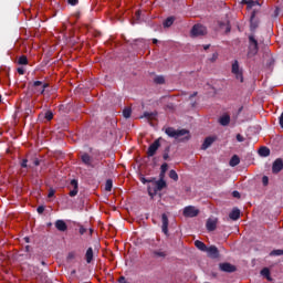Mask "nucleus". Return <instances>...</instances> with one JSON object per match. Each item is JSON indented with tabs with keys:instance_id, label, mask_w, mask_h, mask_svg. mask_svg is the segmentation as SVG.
<instances>
[{
	"instance_id": "nucleus-1",
	"label": "nucleus",
	"mask_w": 283,
	"mask_h": 283,
	"mask_svg": "<svg viewBox=\"0 0 283 283\" xmlns=\"http://www.w3.org/2000/svg\"><path fill=\"white\" fill-rule=\"evenodd\" d=\"M165 134H167L169 138H175V140H179L180 143H187V140H190L191 138L189 130L185 128L176 129L174 127H168L166 128Z\"/></svg>"
},
{
	"instance_id": "nucleus-2",
	"label": "nucleus",
	"mask_w": 283,
	"mask_h": 283,
	"mask_svg": "<svg viewBox=\"0 0 283 283\" xmlns=\"http://www.w3.org/2000/svg\"><path fill=\"white\" fill-rule=\"evenodd\" d=\"M153 186L147 187V191L151 200H154V197L157 196L158 191H163V189H166L167 181H165V178H160L159 180L151 182Z\"/></svg>"
},
{
	"instance_id": "nucleus-3",
	"label": "nucleus",
	"mask_w": 283,
	"mask_h": 283,
	"mask_svg": "<svg viewBox=\"0 0 283 283\" xmlns=\"http://www.w3.org/2000/svg\"><path fill=\"white\" fill-rule=\"evenodd\" d=\"M29 87L31 88L33 94H36L38 96H43L45 94V90L50 87V84L43 81H34L33 83H29Z\"/></svg>"
},
{
	"instance_id": "nucleus-4",
	"label": "nucleus",
	"mask_w": 283,
	"mask_h": 283,
	"mask_svg": "<svg viewBox=\"0 0 283 283\" xmlns=\"http://www.w3.org/2000/svg\"><path fill=\"white\" fill-rule=\"evenodd\" d=\"M249 52H248V56H255V54H258V40L255 39L254 35H249Z\"/></svg>"
},
{
	"instance_id": "nucleus-5",
	"label": "nucleus",
	"mask_w": 283,
	"mask_h": 283,
	"mask_svg": "<svg viewBox=\"0 0 283 283\" xmlns=\"http://www.w3.org/2000/svg\"><path fill=\"white\" fill-rule=\"evenodd\" d=\"M232 74H234L237 81L244 83V76L242 75V71H240V64L238 60L232 63Z\"/></svg>"
},
{
	"instance_id": "nucleus-6",
	"label": "nucleus",
	"mask_w": 283,
	"mask_h": 283,
	"mask_svg": "<svg viewBox=\"0 0 283 283\" xmlns=\"http://www.w3.org/2000/svg\"><path fill=\"white\" fill-rule=\"evenodd\" d=\"M191 36H205L207 34V28L202 24H195L190 32Z\"/></svg>"
},
{
	"instance_id": "nucleus-7",
	"label": "nucleus",
	"mask_w": 283,
	"mask_h": 283,
	"mask_svg": "<svg viewBox=\"0 0 283 283\" xmlns=\"http://www.w3.org/2000/svg\"><path fill=\"white\" fill-rule=\"evenodd\" d=\"M158 149H160V139H156L149 147L147 150V156L148 158H151L154 156H156V153L158 151Z\"/></svg>"
},
{
	"instance_id": "nucleus-8",
	"label": "nucleus",
	"mask_w": 283,
	"mask_h": 283,
	"mask_svg": "<svg viewBox=\"0 0 283 283\" xmlns=\"http://www.w3.org/2000/svg\"><path fill=\"white\" fill-rule=\"evenodd\" d=\"M200 213L199 209H196L193 206H188L184 209L185 218H196Z\"/></svg>"
},
{
	"instance_id": "nucleus-9",
	"label": "nucleus",
	"mask_w": 283,
	"mask_h": 283,
	"mask_svg": "<svg viewBox=\"0 0 283 283\" xmlns=\"http://www.w3.org/2000/svg\"><path fill=\"white\" fill-rule=\"evenodd\" d=\"M219 269L220 271H222L223 273H235V271L238 270L235 268V265L229 263V262H224V263H220L219 264Z\"/></svg>"
},
{
	"instance_id": "nucleus-10",
	"label": "nucleus",
	"mask_w": 283,
	"mask_h": 283,
	"mask_svg": "<svg viewBox=\"0 0 283 283\" xmlns=\"http://www.w3.org/2000/svg\"><path fill=\"white\" fill-rule=\"evenodd\" d=\"M161 231L165 235H169V218L167 213L161 214Z\"/></svg>"
},
{
	"instance_id": "nucleus-11",
	"label": "nucleus",
	"mask_w": 283,
	"mask_h": 283,
	"mask_svg": "<svg viewBox=\"0 0 283 283\" xmlns=\"http://www.w3.org/2000/svg\"><path fill=\"white\" fill-rule=\"evenodd\" d=\"M73 188V189H72ZM70 189H72L70 192H69V196L71 198H74L75 196H78V180L76 179H73L71 180L70 182Z\"/></svg>"
},
{
	"instance_id": "nucleus-12",
	"label": "nucleus",
	"mask_w": 283,
	"mask_h": 283,
	"mask_svg": "<svg viewBox=\"0 0 283 283\" xmlns=\"http://www.w3.org/2000/svg\"><path fill=\"white\" fill-rule=\"evenodd\" d=\"M260 25V20L255 19V11H253L251 13V18H250V30L251 32H255V30H258Z\"/></svg>"
},
{
	"instance_id": "nucleus-13",
	"label": "nucleus",
	"mask_w": 283,
	"mask_h": 283,
	"mask_svg": "<svg viewBox=\"0 0 283 283\" xmlns=\"http://www.w3.org/2000/svg\"><path fill=\"white\" fill-rule=\"evenodd\" d=\"M206 253H208V255L210 258H213L214 260L220 258V251L218 250V248L216 245H211V247L207 248Z\"/></svg>"
},
{
	"instance_id": "nucleus-14",
	"label": "nucleus",
	"mask_w": 283,
	"mask_h": 283,
	"mask_svg": "<svg viewBox=\"0 0 283 283\" xmlns=\"http://www.w3.org/2000/svg\"><path fill=\"white\" fill-rule=\"evenodd\" d=\"M283 169L282 158H277L272 165V174H280Z\"/></svg>"
},
{
	"instance_id": "nucleus-15",
	"label": "nucleus",
	"mask_w": 283,
	"mask_h": 283,
	"mask_svg": "<svg viewBox=\"0 0 283 283\" xmlns=\"http://www.w3.org/2000/svg\"><path fill=\"white\" fill-rule=\"evenodd\" d=\"M218 227V219H208L206 223V229L208 231H216Z\"/></svg>"
},
{
	"instance_id": "nucleus-16",
	"label": "nucleus",
	"mask_w": 283,
	"mask_h": 283,
	"mask_svg": "<svg viewBox=\"0 0 283 283\" xmlns=\"http://www.w3.org/2000/svg\"><path fill=\"white\" fill-rule=\"evenodd\" d=\"M81 160L86 167H94V165H92V156H90V154L84 153L81 156Z\"/></svg>"
},
{
	"instance_id": "nucleus-17",
	"label": "nucleus",
	"mask_w": 283,
	"mask_h": 283,
	"mask_svg": "<svg viewBox=\"0 0 283 283\" xmlns=\"http://www.w3.org/2000/svg\"><path fill=\"white\" fill-rule=\"evenodd\" d=\"M55 229H57V231L65 232V231H67V223H65L63 220L59 219L55 221Z\"/></svg>"
},
{
	"instance_id": "nucleus-18",
	"label": "nucleus",
	"mask_w": 283,
	"mask_h": 283,
	"mask_svg": "<svg viewBox=\"0 0 283 283\" xmlns=\"http://www.w3.org/2000/svg\"><path fill=\"white\" fill-rule=\"evenodd\" d=\"M213 143H216V137H207L201 146V149H209Z\"/></svg>"
},
{
	"instance_id": "nucleus-19",
	"label": "nucleus",
	"mask_w": 283,
	"mask_h": 283,
	"mask_svg": "<svg viewBox=\"0 0 283 283\" xmlns=\"http://www.w3.org/2000/svg\"><path fill=\"white\" fill-rule=\"evenodd\" d=\"M259 156H262L263 158L271 156V149H269V147H266V146H262L259 149Z\"/></svg>"
},
{
	"instance_id": "nucleus-20",
	"label": "nucleus",
	"mask_w": 283,
	"mask_h": 283,
	"mask_svg": "<svg viewBox=\"0 0 283 283\" xmlns=\"http://www.w3.org/2000/svg\"><path fill=\"white\" fill-rule=\"evenodd\" d=\"M87 264H92V260H94V249L88 248L85 253Z\"/></svg>"
},
{
	"instance_id": "nucleus-21",
	"label": "nucleus",
	"mask_w": 283,
	"mask_h": 283,
	"mask_svg": "<svg viewBox=\"0 0 283 283\" xmlns=\"http://www.w3.org/2000/svg\"><path fill=\"white\" fill-rule=\"evenodd\" d=\"M220 125H222V127H227V125H229L231 123V116L229 115H223L220 117L219 119Z\"/></svg>"
},
{
	"instance_id": "nucleus-22",
	"label": "nucleus",
	"mask_w": 283,
	"mask_h": 283,
	"mask_svg": "<svg viewBox=\"0 0 283 283\" xmlns=\"http://www.w3.org/2000/svg\"><path fill=\"white\" fill-rule=\"evenodd\" d=\"M230 220H240V209L234 208L230 213H229Z\"/></svg>"
},
{
	"instance_id": "nucleus-23",
	"label": "nucleus",
	"mask_w": 283,
	"mask_h": 283,
	"mask_svg": "<svg viewBox=\"0 0 283 283\" xmlns=\"http://www.w3.org/2000/svg\"><path fill=\"white\" fill-rule=\"evenodd\" d=\"M174 21H176V18L174 17L167 18L163 23L164 28H171L174 25Z\"/></svg>"
},
{
	"instance_id": "nucleus-24",
	"label": "nucleus",
	"mask_w": 283,
	"mask_h": 283,
	"mask_svg": "<svg viewBox=\"0 0 283 283\" xmlns=\"http://www.w3.org/2000/svg\"><path fill=\"white\" fill-rule=\"evenodd\" d=\"M240 163V157L238 155H233L230 159V167H238V164Z\"/></svg>"
},
{
	"instance_id": "nucleus-25",
	"label": "nucleus",
	"mask_w": 283,
	"mask_h": 283,
	"mask_svg": "<svg viewBox=\"0 0 283 283\" xmlns=\"http://www.w3.org/2000/svg\"><path fill=\"white\" fill-rule=\"evenodd\" d=\"M195 247H197L199 249V251H207V244H205V242L200 241V240H196L195 241Z\"/></svg>"
},
{
	"instance_id": "nucleus-26",
	"label": "nucleus",
	"mask_w": 283,
	"mask_h": 283,
	"mask_svg": "<svg viewBox=\"0 0 283 283\" xmlns=\"http://www.w3.org/2000/svg\"><path fill=\"white\" fill-rule=\"evenodd\" d=\"M168 169H169V165L167 163H164L160 167L159 178H165V174H167Z\"/></svg>"
},
{
	"instance_id": "nucleus-27",
	"label": "nucleus",
	"mask_w": 283,
	"mask_h": 283,
	"mask_svg": "<svg viewBox=\"0 0 283 283\" xmlns=\"http://www.w3.org/2000/svg\"><path fill=\"white\" fill-rule=\"evenodd\" d=\"M153 255L154 258H167V252L163 250H154Z\"/></svg>"
},
{
	"instance_id": "nucleus-28",
	"label": "nucleus",
	"mask_w": 283,
	"mask_h": 283,
	"mask_svg": "<svg viewBox=\"0 0 283 283\" xmlns=\"http://www.w3.org/2000/svg\"><path fill=\"white\" fill-rule=\"evenodd\" d=\"M261 275H263V277H266V280H269V282H271V270H269V268L262 269Z\"/></svg>"
},
{
	"instance_id": "nucleus-29",
	"label": "nucleus",
	"mask_w": 283,
	"mask_h": 283,
	"mask_svg": "<svg viewBox=\"0 0 283 283\" xmlns=\"http://www.w3.org/2000/svg\"><path fill=\"white\" fill-rule=\"evenodd\" d=\"M154 82L157 84V85H165V76L163 75H158L154 78Z\"/></svg>"
},
{
	"instance_id": "nucleus-30",
	"label": "nucleus",
	"mask_w": 283,
	"mask_h": 283,
	"mask_svg": "<svg viewBox=\"0 0 283 283\" xmlns=\"http://www.w3.org/2000/svg\"><path fill=\"white\" fill-rule=\"evenodd\" d=\"M18 65H28V56L27 55H21L18 59Z\"/></svg>"
},
{
	"instance_id": "nucleus-31",
	"label": "nucleus",
	"mask_w": 283,
	"mask_h": 283,
	"mask_svg": "<svg viewBox=\"0 0 283 283\" xmlns=\"http://www.w3.org/2000/svg\"><path fill=\"white\" fill-rule=\"evenodd\" d=\"M113 187H114V181L112 179H107L105 182V191H112Z\"/></svg>"
},
{
	"instance_id": "nucleus-32",
	"label": "nucleus",
	"mask_w": 283,
	"mask_h": 283,
	"mask_svg": "<svg viewBox=\"0 0 283 283\" xmlns=\"http://www.w3.org/2000/svg\"><path fill=\"white\" fill-rule=\"evenodd\" d=\"M123 116L124 118H132V108L129 107L124 108Z\"/></svg>"
},
{
	"instance_id": "nucleus-33",
	"label": "nucleus",
	"mask_w": 283,
	"mask_h": 283,
	"mask_svg": "<svg viewBox=\"0 0 283 283\" xmlns=\"http://www.w3.org/2000/svg\"><path fill=\"white\" fill-rule=\"evenodd\" d=\"M169 178L174 180L175 182H178V172L176 170H170L169 171Z\"/></svg>"
},
{
	"instance_id": "nucleus-34",
	"label": "nucleus",
	"mask_w": 283,
	"mask_h": 283,
	"mask_svg": "<svg viewBox=\"0 0 283 283\" xmlns=\"http://www.w3.org/2000/svg\"><path fill=\"white\" fill-rule=\"evenodd\" d=\"M242 3H245L248 8H253L254 6H258V2L254 0H243Z\"/></svg>"
},
{
	"instance_id": "nucleus-35",
	"label": "nucleus",
	"mask_w": 283,
	"mask_h": 283,
	"mask_svg": "<svg viewBox=\"0 0 283 283\" xmlns=\"http://www.w3.org/2000/svg\"><path fill=\"white\" fill-rule=\"evenodd\" d=\"M140 182L143 184V185H147V182H156V178H149V179H147V178H145V177H140Z\"/></svg>"
},
{
	"instance_id": "nucleus-36",
	"label": "nucleus",
	"mask_w": 283,
	"mask_h": 283,
	"mask_svg": "<svg viewBox=\"0 0 283 283\" xmlns=\"http://www.w3.org/2000/svg\"><path fill=\"white\" fill-rule=\"evenodd\" d=\"M20 167H22V169H30L32 166L28 165V159H22L20 161Z\"/></svg>"
},
{
	"instance_id": "nucleus-37",
	"label": "nucleus",
	"mask_w": 283,
	"mask_h": 283,
	"mask_svg": "<svg viewBox=\"0 0 283 283\" xmlns=\"http://www.w3.org/2000/svg\"><path fill=\"white\" fill-rule=\"evenodd\" d=\"M44 117L46 120H52V118H54V113H52V111H48Z\"/></svg>"
},
{
	"instance_id": "nucleus-38",
	"label": "nucleus",
	"mask_w": 283,
	"mask_h": 283,
	"mask_svg": "<svg viewBox=\"0 0 283 283\" xmlns=\"http://www.w3.org/2000/svg\"><path fill=\"white\" fill-rule=\"evenodd\" d=\"M156 116V114L154 113H144V118H148V120H151L154 117Z\"/></svg>"
},
{
	"instance_id": "nucleus-39",
	"label": "nucleus",
	"mask_w": 283,
	"mask_h": 283,
	"mask_svg": "<svg viewBox=\"0 0 283 283\" xmlns=\"http://www.w3.org/2000/svg\"><path fill=\"white\" fill-rule=\"evenodd\" d=\"M270 255H276V256L283 255V250H273V251L270 253Z\"/></svg>"
},
{
	"instance_id": "nucleus-40",
	"label": "nucleus",
	"mask_w": 283,
	"mask_h": 283,
	"mask_svg": "<svg viewBox=\"0 0 283 283\" xmlns=\"http://www.w3.org/2000/svg\"><path fill=\"white\" fill-rule=\"evenodd\" d=\"M87 233V228L80 226V235H85Z\"/></svg>"
},
{
	"instance_id": "nucleus-41",
	"label": "nucleus",
	"mask_w": 283,
	"mask_h": 283,
	"mask_svg": "<svg viewBox=\"0 0 283 283\" xmlns=\"http://www.w3.org/2000/svg\"><path fill=\"white\" fill-rule=\"evenodd\" d=\"M69 6H78V0H67Z\"/></svg>"
},
{
	"instance_id": "nucleus-42",
	"label": "nucleus",
	"mask_w": 283,
	"mask_h": 283,
	"mask_svg": "<svg viewBox=\"0 0 283 283\" xmlns=\"http://www.w3.org/2000/svg\"><path fill=\"white\" fill-rule=\"evenodd\" d=\"M262 184L264 185V187H266V185H269V177L268 176L262 177Z\"/></svg>"
},
{
	"instance_id": "nucleus-43",
	"label": "nucleus",
	"mask_w": 283,
	"mask_h": 283,
	"mask_svg": "<svg viewBox=\"0 0 283 283\" xmlns=\"http://www.w3.org/2000/svg\"><path fill=\"white\" fill-rule=\"evenodd\" d=\"M238 143H244V137L241 134L237 135Z\"/></svg>"
},
{
	"instance_id": "nucleus-44",
	"label": "nucleus",
	"mask_w": 283,
	"mask_h": 283,
	"mask_svg": "<svg viewBox=\"0 0 283 283\" xmlns=\"http://www.w3.org/2000/svg\"><path fill=\"white\" fill-rule=\"evenodd\" d=\"M210 61L211 63H214V61H218V53H213Z\"/></svg>"
},
{
	"instance_id": "nucleus-45",
	"label": "nucleus",
	"mask_w": 283,
	"mask_h": 283,
	"mask_svg": "<svg viewBox=\"0 0 283 283\" xmlns=\"http://www.w3.org/2000/svg\"><path fill=\"white\" fill-rule=\"evenodd\" d=\"M17 72H18V74L23 75V74H25V69L18 67Z\"/></svg>"
},
{
	"instance_id": "nucleus-46",
	"label": "nucleus",
	"mask_w": 283,
	"mask_h": 283,
	"mask_svg": "<svg viewBox=\"0 0 283 283\" xmlns=\"http://www.w3.org/2000/svg\"><path fill=\"white\" fill-rule=\"evenodd\" d=\"M38 213H43V211H45V207L43 206H39L38 209H36Z\"/></svg>"
},
{
	"instance_id": "nucleus-47",
	"label": "nucleus",
	"mask_w": 283,
	"mask_h": 283,
	"mask_svg": "<svg viewBox=\"0 0 283 283\" xmlns=\"http://www.w3.org/2000/svg\"><path fill=\"white\" fill-rule=\"evenodd\" d=\"M280 127L283 129V112L281 116L279 117Z\"/></svg>"
},
{
	"instance_id": "nucleus-48",
	"label": "nucleus",
	"mask_w": 283,
	"mask_h": 283,
	"mask_svg": "<svg viewBox=\"0 0 283 283\" xmlns=\"http://www.w3.org/2000/svg\"><path fill=\"white\" fill-rule=\"evenodd\" d=\"M233 198H240V192L238 190H234L232 192Z\"/></svg>"
},
{
	"instance_id": "nucleus-49",
	"label": "nucleus",
	"mask_w": 283,
	"mask_h": 283,
	"mask_svg": "<svg viewBox=\"0 0 283 283\" xmlns=\"http://www.w3.org/2000/svg\"><path fill=\"white\" fill-rule=\"evenodd\" d=\"M33 165L35 166V167H39V165H41V160H39V159H34L33 160Z\"/></svg>"
},
{
	"instance_id": "nucleus-50",
	"label": "nucleus",
	"mask_w": 283,
	"mask_h": 283,
	"mask_svg": "<svg viewBox=\"0 0 283 283\" xmlns=\"http://www.w3.org/2000/svg\"><path fill=\"white\" fill-rule=\"evenodd\" d=\"M54 193H55L54 190H50V191H49V195H48V198H54Z\"/></svg>"
},
{
	"instance_id": "nucleus-51",
	"label": "nucleus",
	"mask_w": 283,
	"mask_h": 283,
	"mask_svg": "<svg viewBox=\"0 0 283 283\" xmlns=\"http://www.w3.org/2000/svg\"><path fill=\"white\" fill-rule=\"evenodd\" d=\"M163 158L164 160H169V153H164Z\"/></svg>"
},
{
	"instance_id": "nucleus-52",
	"label": "nucleus",
	"mask_w": 283,
	"mask_h": 283,
	"mask_svg": "<svg viewBox=\"0 0 283 283\" xmlns=\"http://www.w3.org/2000/svg\"><path fill=\"white\" fill-rule=\"evenodd\" d=\"M119 283H127V281L125 280V276H120L118 280Z\"/></svg>"
},
{
	"instance_id": "nucleus-53",
	"label": "nucleus",
	"mask_w": 283,
	"mask_h": 283,
	"mask_svg": "<svg viewBox=\"0 0 283 283\" xmlns=\"http://www.w3.org/2000/svg\"><path fill=\"white\" fill-rule=\"evenodd\" d=\"M209 48H211V44L203 45V50H209Z\"/></svg>"
},
{
	"instance_id": "nucleus-54",
	"label": "nucleus",
	"mask_w": 283,
	"mask_h": 283,
	"mask_svg": "<svg viewBox=\"0 0 283 283\" xmlns=\"http://www.w3.org/2000/svg\"><path fill=\"white\" fill-rule=\"evenodd\" d=\"M169 151H170V147L168 146V147H166V149H165V154H169Z\"/></svg>"
},
{
	"instance_id": "nucleus-55",
	"label": "nucleus",
	"mask_w": 283,
	"mask_h": 283,
	"mask_svg": "<svg viewBox=\"0 0 283 283\" xmlns=\"http://www.w3.org/2000/svg\"><path fill=\"white\" fill-rule=\"evenodd\" d=\"M193 96H198V92H195L192 95H190V98H193Z\"/></svg>"
},
{
	"instance_id": "nucleus-56",
	"label": "nucleus",
	"mask_w": 283,
	"mask_h": 283,
	"mask_svg": "<svg viewBox=\"0 0 283 283\" xmlns=\"http://www.w3.org/2000/svg\"><path fill=\"white\" fill-rule=\"evenodd\" d=\"M226 32H231V27L228 25Z\"/></svg>"
},
{
	"instance_id": "nucleus-57",
	"label": "nucleus",
	"mask_w": 283,
	"mask_h": 283,
	"mask_svg": "<svg viewBox=\"0 0 283 283\" xmlns=\"http://www.w3.org/2000/svg\"><path fill=\"white\" fill-rule=\"evenodd\" d=\"M153 43L154 44L158 43V40L157 39H153Z\"/></svg>"
},
{
	"instance_id": "nucleus-58",
	"label": "nucleus",
	"mask_w": 283,
	"mask_h": 283,
	"mask_svg": "<svg viewBox=\"0 0 283 283\" xmlns=\"http://www.w3.org/2000/svg\"><path fill=\"white\" fill-rule=\"evenodd\" d=\"M92 233H94V230H93V229H90V235H92Z\"/></svg>"
},
{
	"instance_id": "nucleus-59",
	"label": "nucleus",
	"mask_w": 283,
	"mask_h": 283,
	"mask_svg": "<svg viewBox=\"0 0 283 283\" xmlns=\"http://www.w3.org/2000/svg\"><path fill=\"white\" fill-rule=\"evenodd\" d=\"M29 112L31 113V112H32V109L28 108V109H27V114H29Z\"/></svg>"
},
{
	"instance_id": "nucleus-60",
	"label": "nucleus",
	"mask_w": 283,
	"mask_h": 283,
	"mask_svg": "<svg viewBox=\"0 0 283 283\" xmlns=\"http://www.w3.org/2000/svg\"><path fill=\"white\" fill-rule=\"evenodd\" d=\"M217 275H218V274H216V273H212V277H217Z\"/></svg>"
},
{
	"instance_id": "nucleus-61",
	"label": "nucleus",
	"mask_w": 283,
	"mask_h": 283,
	"mask_svg": "<svg viewBox=\"0 0 283 283\" xmlns=\"http://www.w3.org/2000/svg\"><path fill=\"white\" fill-rule=\"evenodd\" d=\"M42 265L45 266V261H42Z\"/></svg>"
},
{
	"instance_id": "nucleus-62",
	"label": "nucleus",
	"mask_w": 283,
	"mask_h": 283,
	"mask_svg": "<svg viewBox=\"0 0 283 283\" xmlns=\"http://www.w3.org/2000/svg\"><path fill=\"white\" fill-rule=\"evenodd\" d=\"M0 103H1V96H0Z\"/></svg>"
}]
</instances>
